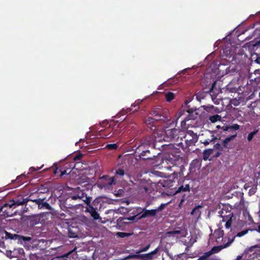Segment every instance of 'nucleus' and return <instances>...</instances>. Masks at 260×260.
<instances>
[{"instance_id":"nucleus-39","label":"nucleus","mask_w":260,"mask_h":260,"mask_svg":"<svg viewBox=\"0 0 260 260\" xmlns=\"http://www.w3.org/2000/svg\"><path fill=\"white\" fill-rule=\"evenodd\" d=\"M117 235L121 237V238H125L126 237H127L128 236H129V233H124V232H118L117 233Z\"/></svg>"},{"instance_id":"nucleus-11","label":"nucleus","mask_w":260,"mask_h":260,"mask_svg":"<svg viewBox=\"0 0 260 260\" xmlns=\"http://www.w3.org/2000/svg\"><path fill=\"white\" fill-rule=\"evenodd\" d=\"M116 134V131L113 132V128L110 127V124L106 128L102 129L99 132V135L104 138L109 139Z\"/></svg>"},{"instance_id":"nucleus-5","label":"nucleus","mask_w":260,"mask_h":260,"mask_svg":"<svg viewBox=\"0 0 260 260\" xmlns=\"http://www.w3.org/2000/svg\"><path fill=\"white\" fill-rule=\"evenodd\" d=\"M113 184H115L114 177H108L107 176L101 177L98 182L99 187L106 190H111Z\"/></svg>"},{"instance_id":"nucleus-32","label":"nucleus","mask_w":260,"mask_h":260,"mask_svg":"<svg viewBox=\"0 0 260 260\" xmlns=\"http://www.w3.org/2000/svg\"><path fill=\"white\" fill-rule=\"evenodd\" d=\"M258 131V129H256V130L248 134V137H247L248 141L250 142L252 140L253 137L257 133Z\"/></svg>"},{"instance_id":"nucleus-62","label":"nucleus","mask_w":260,"mask_h":260,"mask_svg":"<svg viewBox=\"0 0 260 260\" xmlns=\"http://www.w3.org/2000/svg\"><path fill=\"white\" fill-rule=\"evenodd\" d=\"M120 113H121V114H124L123 113V111H121V112H120Z\"/></svg>"},{"instance_id":"nucleus-53","label":"nucleus","mask_w":260,"mask_h":260,"mask_svg":"<svg viewBox=\"0 0 260 260\" xmlns=\"http://www.w3.org/2000/svg\"><path fill=\"white\" fill-rule=\"evenodd\" d=\"M215 84V82H214V83H213V84H212V87L210 88V90H209V91H210V92H212V91L213 90Z\"/></svg>"},{"instance_id":"nucleus-19","label":"nucleus","mask_w":260,"mask_h":260,"mask_svg":"<svg viewBox=\"0 0 260 260\" xmlns=\"http://www.w3.org/2000/svg\"><path fill=\"white\" fill-rule=\"evenodd\" d=\"M44 200V199H38V200L36 201V204L38 205V208L39 209L45 208L48 210H51L52 207L48 203L45 202Z\"/></svg>"},{"instance_id":"nucleus-42","label":"nucleus","mask_w":260,"mask_h":260,"mask_svg":"<svg viewBox=\"0 0 260 260\" xmlns=\"http://www.w3.org/2000/svg\"><path fill=\"white\" fill-rule=\"evenodd\" d=\"M209 256H210V255H208V253L207 252H206L203 256H201L197 260H208V257Z\"/></svg>"},{"instance_id":"nucleus-40","label":"nucleus","mask_w":260,"mask_h":260,"mask_svg":"<svg viewBox=\"0 0 260 260\" xmlns=\"http://www.w3.org/2000/svg\"><path fill=\"white\" fill-rule=\"evenodd\" d=\"M257 190L256 186H253L249 190V193L250 195L254 194Z\"/></svg>"},{"instance_id":"nucleus-61","label":"nucleus","mask_w":260,"mask_h":260,"mask_svg":"<svg viewBox=\"0 0 260 260\" xmlns=\"http://www.w3.org/2000/svg\"><path fill=\"white\" fill-rule=\"evenodd\" d=\"M20 176H18V177H17V179H16V180H15V181H18V180H19V178H20Z\"/></svg>"},{"instance_id":"nucleus-13","label":"nucleus","mask_w":260,"mask_h":260,"mask_svg":"<svg viewBox=\"0 0 260 260\" xmlns=\"http://www.w3.org/2000/svg\"><path fill=\"white\" fill-rule=\"evenodd\" d=\"M159 247H157L153 251L146 254L135 255V257H139L143 260H152L157 257V253L159 251Z\"/></svg>"},{"instance_id":"nucleus-34","label":"nucleus","mask_w":260,"mask_h":260,"mask_svg":"<svg viewBox=\"0 0 260 260\" xmlns=\"http://www.w3.org/2000/svg\"><path fill=\"white\" fill-rule=\"evenodd\" d=\"M75 192L77 194V197H78L79 199H81V198H83V196L85 195V193L79 188H77L75 190Z\"/></svg>"},{"instance_id":"nucleus-64","label":"nucleus","mask_w":260,"mask_h":260,"mask_svg":"<svg viewBox=\"0 0 260 260\" xmlns=\"http://www.w3.org/2000/svg\"><path fill=\"white\" fill-rule=\"evenodd\" d=\"M62 160H60L58 162H61V161H62Z\"/></svg>"},{"instance_id":"nucleus-21","label":"nucleus","mask_w":260,"mask_h":260,"mask_svg":"<svg viewBox=\"0 0 260 260\" xmlns=\"http://www.w3.org/2000/svg\"><path fill=\"white\" fill-rule=\"evenodd\" d=\"M206 135L209 136L206 139H201V142L204 144L205 146L208 145L211 142L214 141L216 139V138L215 137L214 135H213L210 131H207L206 132Z\"/></svg>"},{"instance_id":"nucleus-22","label":"nucleus","mask_w":260,"mask_h":260,"mask_svg":"<svg viewBox=\"0 0 260 260\" xmlns=\"http://www.w3.org/2000/svg\"><path fill=\"white\" fill-rule=\"evenodd\" d=\"M258 247L257 245H254L250 247L248 249L245 250L244 252L241 255L237 256L236 258L234 260H241L243 258H246L247 257V254L249 253V252H252L254 248H257Z\"/></svg>"},{"instance_id":"nucleus-18","label":"nucleus","mask_w":260,"mask_h":260,"mask_svg":"<svg viewBox=\"0 0 260 260\" xmlns=\"http://www.w3.org/2000/svg\"><path fill=\"white\" fill-rule=\"evenodd\" d=\"M240 125L238 124H234L231 126H223L222 127V129L223 132H225L226 134L229 133L233 134V132H236V131L239 129Z\"/></svg>"},{"instance_id":"nucleus-9","label":"nucleus","mask_w":260,"mask_h":260,"mask_svg":"<svg viewBox=\"0 0 260 260\" xmlns=\"http://www.w3.org/2000/svg\"><path fill=\"white\" fill-rule=\"evenodd\" d=\"M187 234L186 231L182 227H177L174 230L168 232L166 235L168 237H175L177 238L185 237Z\"/></svg>"},{"instance_id":"nucleus-56","label":"nucleus","mask_w":260,"mask_h":260,"mask_svg":"<svg viewBox=\"0 0 260 260\" xmlns=\"http://www.w3.org/2000/svg\"><path fill=\"white\" fill-rule=\"evenodd\" d=\"M208 108L209 109H213L214 107L213 106H211L210 107H206V108H204L205 110H207V108Z\"/></svg>"},{"instance_id":"nucleus-29","label":"nucleus","mask_w":260,"mask_h":260,"mask_svg":"<svg viewBox=\"0 0 260 260\" xmlns=\"http://www.w3.org/2000/svg\"><path fill=\"white\" fill-rule=\"evenodd\" d=\"M166 100L167 102H171L175 98V94L172 92H168L165 94Z\"/></svg>"},{"instance_id":"nucleus-6","label":"nucleus","mask_w":260,"mask_h":260,"mask_svg":"<svg viewBox=\"0 0 260 260\" xmlns=\"http://www.w3.org/2000/svg\"><path fill=\"white\" fill-rule=\"evenodd\" d=\"M165 133L168 138L171 141H178L180 138L182 140V135L184 134L183 131L178 128H172L166 130Z\"/></svg>"},{"instance_id":"nucleus-55","label":"nucleus","mask_w":260,"mask_h":260,"mask_svg":"<svg viewBox=\"0 0 260 260\" xmlns=\"http://www.w3.org/2000/svg\"><path fill=\"white\" fill-rule=\"evenodd\" d=\"M38 199L32 200V199H29V201H32L33 202H35V203H36V201H38Z\"/></svg>"},{"instance_id":"nucleus-38","label":"nucleus","mask_w":260,"mask_h":260,"mask_svg":"<svg viewBox=\"0 0 260 260\" xmlns=\"http://www.w3.org/2000/svg\"><path fill=\"white\" fill-rule=\"evenodd\" d=\"M169 203L161 204L157 209H156V210H157V213L162 211Z\"/></svg>"},{"instance_id":"nucleus-10","label":"nucleus","mask_w":260,"mask_h":260,"mask_svg":"<svg viewBox=\"0 0 260 260\" xmlns=\"http://www.w3.org/2000/svg\"><path fill=\"white\" fill-rule=\"evenodd\" d=\"M234 241V237L231 238H229L228 242L223 245H219L217 246H214L209 251L207 252L208 255H211L212 254L217 253L222 249L229 247Z\"/></svg>"},{"instance_id":"nucleus-24","label":"nucleus","mask_w":260,"mask_h":260,"mask_svg":"<svg viewBox=\"0 0 260 260\" xmlns=\"http://www.w3.org/2000/svg\"><path fill=\"white\" fill-rule=\"evenodd\" d=\"M144 212L142 215V217H146L148 216H154L157 214L156 209L144 210Z\"/></svg>"},{"instance_id":"nucleus-15","label":"nucleus","mask_w":260,"mask_h":260,"mask_svg":"<svg viewBox=\"0 0 260 260\" xmlns=\"http://www.w3.org/2000/svg\"><path fill=\"white\" fill-rule=\"evenodd\" d=\"M223 225L220 224L218 225V229L215 230L212 234V236L216 239L217 243H220L223 241V231L222 230Z\"/></svg>"},{"instance_id":"nucleus-20","label":"nucleus","mask_w":260,"mask_h":260,"mask_svg":"<svg viewBox=\"0 0 260 260\" xmlns=\"http://www.w3.org/2000/svg\"><path fill=\"white\" fill-rule=\"evenodd\" d=\"M188 113L187 115L185 117V119L188 121L189 120H195L197 119L199 116V114L196 112V109L193 110V109H189L187 111Z\"/></svg>"},{"instance_id":"nucleus-54","label":"nucleus","mask_w":260,"mask_h":260,"mask_svg":"<svg viewBox=\"0 0 260 260\" xmlns=\"http://www.w3.org/2000/svg\"><path fill=\"white\" fill-rule=\"evenodd\" d=\"M132 109L130 108H127L126 110V112L127 113V112H130L131 111H132Z\"/></svg>"},{"instance_id":"nucleus-58","label":"nucleus","mask_w":260,"mask_h":260,"mask_svg":"<svg viewBox=\"0 0 260 260\" xmlns=\"http://www.w3.org/2000/svg\"><path fill=\"white\" fill-rule=\"evenodd\" d=\"M132 106H133L135 107H137V106H138V104H134V105H132Z\"/></svg>"},{"instance_id":"nucleus-30","label":"nucleus","mask_w":260,"mask_h":260,"mask_svg":"<svg viewBox=\"0 0 260 260\" xmlns=\"http://www.w3.org/2000/svg\"><path fill=\"white\" fill-rule=\"evenodd\" d=\"M221 116L218 114L211 116L209 117V120L212 123H215L218 121H220Z\"/></svg>"},{"instance_id":"nucleus-60","label":"nucleus","mask_w":260,"mask_h":260,"mask_svg":"<svg viewBox=\"0 0 260 260\" xmlns=\"http://www.w3.org/2000/svg\"><path fill=\"white\" fill-rule=\"evenodd\" d=\"M232 104H233L234 105H235V106H237V105H238V104H237V103H234L233 102H232Z\"/></svg>"},{"instance_id":"nucleus-1","label":"nucleus","mask_w":260,"mask_h":260,"mask_svg":"<svg viewBox=\"0 0 260 260\" xmlns=\"http://www.w3.org/2000/svg\"><path fill=\"white\" fill-rule=\"evenodd\" d=\"M150 154L148 150H143L138 155L139 159L137 158V155L135 154H127L125 155L123 160L125 162H137L139 159L148 160L153 159V158L147 155ZM160 159L161 162L168 161L169 162H184V160L179 155H174L172 153H165L164 154L158 153V156H153V159L156 161H159Z\"/></svg>"},{"instance_id":"nucleus-41","label":"nucleus","mask_w":260,"mask_h":260,"mask_svg":"<svg viewBox=\"0 0 260 260\" xmlns=\"http://www.w3.org/2000/svg\"><path fill=\"white\" fill-rule=\"evenodd\" d=\"M94 209H95L92 206L88 204L86 207V212H89L90 214Z\"/></svg>"},{"instance_id":"nucleus-35","label":"nucleus","mask_w":260,"mask_h":260,"mask_svg":"<svg viewBox=\"0 0 260 260\" xmlns=\"http://www.w3.org/2000/svg\"><path fill=\"white\" fill-rule=\"evenodd\" d=\"M249 231V230H243L241 232H238L237 235L234 236V238L236 237H241L244 235H245L246 234H247L248 233Z\"/></svg>"},{"instance_id":"nucleus-36","label":"nucleus","mask_w":260,"mask_h":260,"mask_svg":"<svg viewBox=\"0 0 260 260\" xmlns=\"http://www.w3.org/2000/svg\"><path fill=\"white\" fill-rule=\"evenodd\" d=\"M150 247V244H148V245H147L146 247H144V248H142L139 250H137L136 251V253H140L142 252H144V251H147L149 248Z\"/></svg>"},{"instance_id":"nucleus-44","label":"nucleus","mask_w":260,"mask_h":260,"mask_svg":"<svg viewBox=\"0 0 260 260\" xmlns=\"http://www.w3.org/2000/svg\"><path fill=\"white\" fill-rule=\"evenodd\" d=\"M214 147L216 149L219 150L222 149V147L221 146V144L219 143H217L215 145H214Z\"/></svg>"},{"instance_id":"nucleus-16","label":"nucleus","mask_w":260,"mask_h":260,"mask_svg":"<svg viewBox=\"0 0 260 260\" xmlns=\"http://www.w3.org/2000/svg\"><path fill=\"white\" fill-rule=\"evenodd\" d=\"M83 156L84 155L79 151L69 155L65 159L69 161L68 162H72V161H77L81 160Z\"/></svg>"},{"instance_id":"nucleus-28","label":"nucleus","mask_w":260,"mask_h":260,"mask_svg":"<svg viewBox=\"0 0 260 260\" xmlns=\"http://www.w3.org/2000/svg\"><path fill=\"white\" fill-rule=\"evenodd\" d=\"M254 248L252 252H249L247 254V257L245 258L246 260H260L257 258L258 253L254 251Z\"/></svg>"},{"instance_id":"nucleus-49","label":"nucleus","mask_w":260,"mask_h":260,"mask_svg":"<svg viewBox=\"0 0 260 260\" xmlns=\"http://www.w3.org/2000/svg\"><path fill=\"white\" fill-rule=\"evenodd\" d=\"M184 188V187L183 186H181L176 191V193H179V192H180L181 191H183V189Z\"/></svg>"},{"instance_id":"nucleus-45","label":"nucleus","mask_w":260,"mask_h":260,"mask_svg":"<svg viewBox=\"0 0 260 260\" xmlns=\"http://www.w3.org/2000/svg\"><path fill=\"white\" fill-rule=\"evenodd\" d=\"M43 167V166H42L41 167H37V168H34V167H31L30 168V170L31 171H39L41 168H42Z\"/></svg>"},{"instance_id":"nucleus-27","label":"nucleus","mask_w":260,"mask_h":260,"mask_svg":"<svg viewBox=\"0 0 260 260\" xmlns=\"http://www.w3.org/2000/svg\"><path fill=\"white\" fill-rule=\"evenodd\" d=\"M208 93L209 91H200L196 94V99L200 102L202 100L204 99Z\"/></svg>"},{"instance_id":"nucleus-51","label":"nucleus","mask_w":260,"mask_h":260,"mask_svg":"<svg viewBox=\"0 0 260 260\" xmlns=\"http://www.w3.org/2000/svg\"><path fill=\"white\" fill-rule=\"evenodd\" d=\"M250 231H255L260 233V224L258 226L257 228L254 229H251Z\"/></svg>"},{"instance_id":"nucleus-47","label":"nucleus","mask_w":260,"mask_h":260,"mask_svg":"<svg viewBox=\"0 0 260 260\" xmlns=\"http://www.w3.org/2000/svg\"><path fill=\"white\" fill-rule=\"evenodd\" d=\"M0 247L5 248V245L3 240H0Z\"/></svg>"},{"instance_id":"nucleus-7","label":"nucleus","mask_w":260,"mask_h":260,"mask_svg":"<svg viewBox=\"0 0 260 260\" xmlns=\"http://www.w3.org/2000/svg\"><path fill=\"white\" fill-rule=\"evenodd\" d=\"M184 139L187 147L194 145L198 141V136L192 131L188 130L186 134L182 135Z\"/></svg>"},{"instance_id":"nucleus-50","label":"nucleus","mask_w":260,"mask_h":260,"mask_svg":"<svg viewBox=\"0 0 260 260\" xmlns=\"http://www.w3.org/2000/svg\"><path fill=\"white\" fill-rule=\"evenodd\" d=\"M71 198L73 200H77V199H78V197H77V194H74V195H71Z\"/></svg>"},{"instance_id":"nucleus-57","label":"nucleus","mask_w":260,"mask_h":260,"mask_svg":"<svg viewBox=\"0 0 260 260\" xmlns=\"http://www.w3.org/2000/svg\"><path fill=\"white\" fill-rule=\"evenodd\" d=\"M256 61L257 63L260 64V57H258L256 59Z\"/></svg>"},{"instance_id":"nucleus-48","label":"nucleus","mask_w":260,"mask_h":260,"mask_svg":"<svg viewBox=\"0 0 260 260\" xmlns=\"http://www.w3.org/2000/svg\"><path fill=\"white\" fill-rule=\"evenodd\" d=\"M188 121L187 120H186L185 119V118L182 120L181 122V126L182 127H183L185 125V124H186V122Z\"/></svg>"},{"instance_id":"nucleus-12","label":"nucleus","mask_w":260,"mask_h":260,"mask_svg":"<svg viewBox=\"0 0 260 260\" xmlns=\"http://www.w3.org/2000/svg\"><path fill=\"white\" fill-rule=\"evenodd\" d=\"M221 154L220 152L217 151L213 149H206L203 152V159L206 161L207 159L211 160L213 157H217Z\"/></svg>"},{"instance_id":"nucleus-59","label":"nucleus","mask_w":260,"mask_h":260,"mask_svg":"<svg viewBox=\"0 0 260 260\" xmlns=\"http://www.w3.org/2000/svg\"><path fill=\"white\" fill-rule=\"evenodd\" d=\"M192 162H198V161L197 159H194L192 160Z\"/></svg>"},{"instance_id":"nucleus-23","label":"nucleus","mask_w":260,"mask_h":260,"mask_svg":"<svg viewBox=\"0 0 260 260\" xmlns=\"http://www.w3.org/2000/svg\"><path fill=\"white\" fill-rule=\"evenodd\" d=\"M201 206H196L191 212V214L194 216L195 219L198 220L200 218L201 215Z\"/></svg>"},{"instance_id":"nucleus-3","label":"nucleus","mask_w":260,"mask_h":260,"mask_svg":"<svg viewBox=\"0 0 260 260\" xmlns=\"http://www.w3.org/2000/svg\"><path fill=\"white\" fill-rule=\"evenodd\" d=\"M219 217L221 218L218 225L224 223V225L226 229H230L231 227L232 223L233 221V213L231 210L223 209L218 212Z\"/></svg>"},{"instance_id":"nucleus-17","label":"nucleus","mask_w":260,"mask_h":260,"mask_svg":"<svg viewBox=\"0 0 260 260\" xmlns=\"http://www.w3.org/2000/svg\"><path fill=\"white\" fill-rule=\"evenodd\" d=\"M153 118V117H148L145 120V123L146 125L150 129L151 131L153 132L156 131L157 126L156 125L157 121Z\"/></svg>"},{"instance_id":"nucleus-37","label":"nucleus","mask_w":260,"mask_h":260,"mask_svg":"<svg viewBox=\"0 0 260 260\" xmlns=\"http://www.w3.org/2000/svg\"><path fill=\"white\" fill-rule=\"evenodd\" d=\"M80 200H82L85 203H86L87 205L89 204L90 203V198L88 197L86 195L83 196V198H81Z\"/></svg>"},{"instance_id":"nucleus-63","label":"nucleus","mask_w":260,"mask_h":260,"mask_svg":"<svg viewBox=\"0 0 260 260\" xmlns=\"http://www.w3.org/2000/svg\"><path fill=\"white\" fill-rule=\"evenodd\" d=\"M249 220H252L251 217H249Z\"/></svg>"},{"instance_id":"nucleus-52","label":"nucleus","mask_w":260,"mask_h":260,"mask_svg":"<svg viewBox=\"0 0 260 260\" xmlns=\"http://www.w3.org/2000/svg\"><path fill=\"white\" fill-rule=\"evenodd\" d=\"M189 190V186L188 185H186L183 189V191H187Z\"/></svg>"},{"instance_id":"nucleus-46","label":"nucleus","mask_w":260,"mask_h":260,"mask_svg":"<svg viewBox=\"0 0 260 260\" xmlns=\"http://www.w3.org/2000/svg\"><path fill=\"white\" fill-rule=\"evenodd\" d=\"M60 171L61 172L60 176H63V175H65V174H68L70 172H68V170H63V171Z\"/></svg>"},{"instance_id":"nucleus-25","label":"nucleus","mask_w":260,"mask_h":260,"mask_svg":"<svg viewBox=\"0 0 260 260\" xmlns=\"http://www.w3.org/2000/svg\"><path fill=\"white\" fill-rule=\"evenodd\" d=\"M237 135V132H233V134L231 135L230 136L226 137L224 140L222 141V145L223 147L227 148L228 144L232 140L234 139Z\"/></svg>"},{"instance_id":"nucleus-2","label":"nucleus","mask_w":260,"mask_h":260,"mask_svg":"<svg viewBox=\"0 0 260 260\" xmlns=\"http://www.w3.org/2000/svg\"><path fill=\"white\" fill-rule=\"evenodd\" d=\"M150 114L154 117L156 121H166L168 119V111L166 109L162 108L161 106H157L153 108Z\"/></svg>"},{"instance_id":"nucleus-43","label":"nucleus","mask_w":260,"mask_h":260,"mask_svg":"<svg viewBox=\"0 0 260 260\" xmlns=\"http://www.w3.org/2000/svg\"><path fill=\"white\" fill-rule=\"evenodd\" d=\"M116 174L120 176H123L124 174V171L122 169H119L116 171Z\"/></svg>"},{"instance_id":"nucleus-14","label":"nucleus","mask_w":260,"mask_h":260,"mask_svg":"<svg viewBox=\"0 0 260 260\" xmlns=\"http://www.w3.org/2000/svg\"><path fill=\"white\" fill-rule=\"evenodd\" d=\"M5 238L6 239H10L12 240H17L18 242L21 241H29L31 238L29 237H24L17 234H12L7 232H5Z\"/></svg>"},{"instance_id":"nucleus-26","label":"nucleus","mask_w":260,"mask_h":260,"mask_svg":"<svg viewBox=\"0 0 260 260\" xmlns=\"http://www.w3.org/2000/svg\"><path fill=\"white\" fill-rule=\"evenodd\" d=\"M197 237L194 236L190 235L187 237V239L184 241V244L187 246H191L197 240Z\"/></svg>"},{"instance_id":"nucleus-33","label":"nucleus","mask_w":260,"mask_h":260,"mask_svg":"<svg viewBox=\"0 0 260 260\" xmlns=\"http://www.w3.org/2000/svg\"><path fill=\"white\" fill-rule=\"evenodd\" d=\"M91 216L93 218L94 220H97L100 218V215L96 211L95 209H94L93 211L91 212L90 214Z\"/></svg>"},{"instance_id":"nucleus-4","label":"nucleus","mask_w":260,"mask_h":260,"mask_svg":"<svg viewBox=\"0 0 260 260\" xmlns=\"http://www.w3.org/2000/svg\"><path fill=\"white\" fill-rule=\"evenodd\" d=\"M143 146L152 147L156 149L157 148V144L155 141V137L153 135H151L146 136L142 139L140 141V145L137 148L136 153H139L138 151H140L141 147Z\"/></svg>"},{"instance_id":"nucleus-8","label":"nucleus","mask_w":260,"mask_h":260,"mask_svg":"<svg viewBox=\"0 0 260 260\" xmlns=\"http://www.w3.org/2000/svg\"><path fill=\"white\" fill-rule=\"evenodd\" d=\"M28 201V198H24L23 196H19L16 198L10 201L5 206H8L9 208H15L17 206L26 204Z\"/></svg>"},{"instance_id":"nucleus-31","label":"nucleus","mask_w":260,"mask_h":260,"mask_svg":"<svg viewBox=\"0 0 260 260\" xmlns=\"http://www.w3.org/2000/svg\"><path fill=\"white\" fill-rule=\"evenodd\" d=\"M106 148L108 149V150H116L118 148V145L117 144H107L106 146Z\"/></svg>"}]
</instances>
